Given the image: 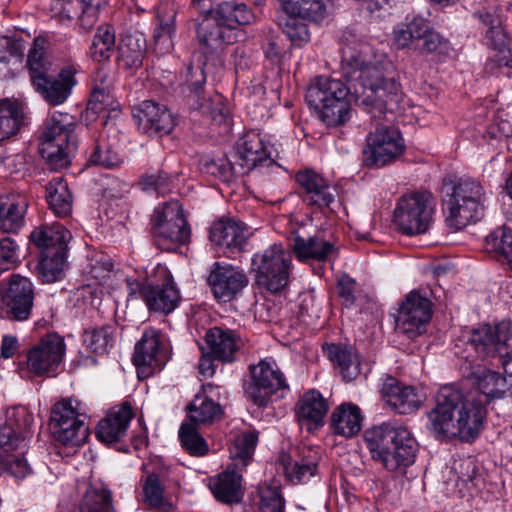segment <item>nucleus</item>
I'll return each instance as SVG.
<instances>
[{
	"label": "nucleus",
	"instance_id": "nucleus-1",
	"mask_svg": "<svg viewBox=\"0 0 512 512\" xmlns=\"http://www.w3.org/2000/svg\"><path fill=\"white\" fill-rule=\"evenodd\" d=\"M342 63L346 83L328 76H317L311 80L305 94L308 106L328 127H339L350 120L351 100L369 109L376 118L393 112L400 101V85L394 78L385 77L377 65L368 64L363 56L366 48L352 30L341 36Z\"/></svg>",
	"mask_w": 512,
	"mask_h": 512
},
{
	"label": "nucleus",
	"instance_id": "nucleus-2",
	"mask_svg": "<svg viewBox=\"0 0 512 512\" xmlns=\"http://www.w3.org/2000/svg\"><path fill=\"white\" fill-rule=\"evenodd\" d=\"M486 407L477 393H464L451 385L440 388L436 405L428 413L429 426L436 438L475 440L483 428Z\"/></svg>",
	"mask_w": 512,
	"mask_h": 512
},
{
	"label": "nucleus",
	"instance_id": "nucleus-3",
	"mask_svg": "<svg viewBox=\"0 0 512 512\" xmlns=\"http://www.w3.org/2000/svg\"><path fill=\"white\" fill-rule=\"evenodd\" d=\"M365 441L372 458L388 471L405 469L415 461L417 442L405 426L384 422L368 429Z\"/></svg>",
	"mask_w": 512,
	"mask_h": 512
},
{
	"label": "nucleus",
	"instance_id": "nucleus-4",
	"mask_svg": "<svg viewBox=\"0 0 512 512\" xmlns=\"http://www.w3.org/2000/svg\"><path fill=\"white\" fill-rule=\"evenodd\" d=\"M443 211L450 228L461 230L483 217L487 194L482 184L471 177L445 180Z\"/></svg>",
	"mask_w": 512,
	"mask_h": 512
},
{
	"label": "nucleus",
	"instance_id": "nucleus-5",
	"mask_svg": "<svg viewBox=\"0 0 512 512\" xmlns=\"http://www.w3.org/2000/svg\"><path fill=\"white\" fill-rule=\"evenodd\" d=\"M257 442L256 430L243 431L234 438L229 449L230 466L209 478L208 487L217 501L227 505L242 501L244 491L240 471L251 462Z\"/></svg>",
	"mask_w": 512,
	"mask_h": 512
},
{
	"label": "nucleus",
	"instance_id": "nucleus-6",
	"mask_svg": "<svg viewBox=\"0 0 512 512\" xmlns=\"http://www.w3.org/2000/svg\"><path fill=\"white\" fill-rule=\"evenodd\" d=\"M30 80L35 91L52 106L63 104L71 95L76 84V70L71 66L53 75L52 64L44 57L43 48L35 44L27 57Z\"/></svg>",
	"mask_w": 512,
	"mask_h": 512
},
{
	"label": "nucleus",
	"instance_id": "nucleus-7",
	"mask_svg": "<svg viewBox=\"0 0 512 512\" xmlns=\"http://www.w3.org/2000/svg\"><path fill=\"white\" fill-rule=\"evenodd\" d=\"M73 116L54 112L45 121L39 136V151L53 168H62L69 163V156L77 149Z\"/></svg>",
	"mask_w": 512,
	"mask_h": 512
},
{
	"label": "nucleus",
	"instance_id": "nucleus-8",
	"mask_svg": "<svg viewBox=\"0 0 512 512\" xmlns=\"http://www.w3.org/2000/svg\"><path fill=\"white\" fill-rule=\"evenodd\" d=\"M255 281L271 293L282 291L289 283L291 252L281 243H274L252 257Z\"/></svg>",
	"mask_w": 512,
	"mask_h": 512
},
{
	"label": "nucleus",
	"instance_id": "nucleus-9",
	"mask_svg": "<svg viewBox=\"0 0 512 512\" xmlns=\"http://www.w3.org/2000/svg\"><path fill=\"white\" fill-rule=\"evenodd\" d=\"M86 414L79 401L63 399L51 411L50 428L58 442L66 446H79L89 436Z\"/></svg>",
	"mask_w": 512,
	"mask_h": 512
},
{
	"label": "nucleus",
	"instance_id": "nucleus-10",
	"mask_svg": "<svg viewBox=\"0 0 512 512\" xmlns=\"http://www.w3.org/2000/svg\"><path fill=\"white\" fill-rule=\"evenodd\" d=\"M398 48L413 46L421 54H445L450 50V42L433 30L428 20L415 16L406 19L405 23L397 25L393 31Z\"/></svg>",
	"mask_w": 512,
	"mask_h": 512
},
{
	"label": "nucleus",
	"instance_id": "nucleus-11",
	"mask_svg": "<svg viewBox=\"0 0 512 512\" xmlns=\"http://www.w3.org/2000/svg\"><path fill=\"white\" fill-rule=\"evenodd\" d=\"M405 144L400 131L389 125L377 123L366 137L362 163L368 168H382L395 162L404 152Z\"/></svg>",
	"mask_w": 512,
	"mask_h": 512
},
{
	"label": "nucleus",
	"instance_id": "nucleus-12",
	"mask_svg": "<svg viewBox=\"0 0 512 512\" xmlns=\"http://www.w3.org/2000/svg\"><path fill=\"white\" fill-rule=\"evenodd\" d=\"M434 199L429 192L403 196L394 211V223L398 230L408 236L425 233L434 211Z\"/></svg>",
	"mask_w": 512,
	"mask_h": 512
},
{
	"label": "nucleus",
	"instance_id": "nucleus-13",
	"mask_svg": "<svg viewBox=\"0 0 512 512\" xmlns=\"http://www.w3.org/2000/svg\"><path fill=\"white\" fill-rule=\"evenodd\" d=\"M512 337L509 322L496 325L483 324L473 328L468 339L469 344L482 360L498 359L504 369L511 364L512 357L507 342Z\"/></svg>",
	"mask_w": 512,
	"mask_h": 512
},
{
	"label": "nucleus",
	"instance_id": "nucleus-14",
	"mask_svg": "<svg viewBox=\"0 0 512 512\" xmlns=\"http://www.w3.org/2000/svg\"><path fill=\"white\" fill-rule=\"evenodd\" d=\"M152 232L157 246L165 250L189 241L191 231L179 201H169L155 211Z\"/></svg>",
	"mask_w": 512,
	"mask_h": 512
},
{
	"label": "nucleus",
	"instance_id": "nucleus-15",
	"mask_svg": "<svg viewBox=\"0 0 512 512\" xmlns=\"http://www.w3.org/2000/svg\"><path fill=\"white\" fill-rule=\"evenodd\" d=\"M289 391L284 374L273 360H261L250 367L246 393L258 406H266L275 397L283 398Z\"/></svg>",
	"mask_w": 512,
	"mask_h": 512
},
{
	"label": "nucleus",
	"instance_id": "nucleus-16",
	"mask_svg": "<svg viewBox=\"0 0 512 512\" xmlns=\"http://www.w3.org/2000/svg\"><path fill=\"white\" fill-rule=\"evenodd\" d=\"M480 21L487 27L485 32L487 45L495 50L485 64L486 72L495 73L496 68L502 66L512 68V48L508 45V39L503 29V20L496 6L485 8L476 14Z\"/></svg>",
	"mask_w": 512,
	"mask_h": 512
},
{
	"label": "nucleus",
	"instance_id": "nucleus-17",
	"mask_svg": "<svg viewBox=\"0 0 512 512\" xmlns=\"http://www.w3.org/2000/svg\"><path fill=\"white\" fill-rule=\"evenodd\" d=\"M431 317V301L425 295L413 290L400 306L396 319V331L413 340L427 331Z\"/></svg>",
	"mask_w": 512,
	"mask_h": 512
},
{
	"label": "nucleus",
	"instance_id": "nucleus-18",
	"mask_svg": "<svg viewBox=\"0 0 512 512\" xmlns=\"http://www.w3.org/2000/svg\"><path fill=\"white\" fill-rule=\"evenodd\" d=\"M35 287L32 281L19 274L11 275L7 287L1 292V312L12 321H25L32 312Z\"/></svg>",
	"mask_w": 512,
	"mask_h": 512
},
{
	"label": "nucleus",
	"instance_id": "nucleus-19",
	"mask_svg": "<svg viewBox=\"0 0 512 512\" xmlns=\"http://www.w3.org/2000/svg\"><path fill=\"white\" fill-rule=\"evenodd\" d=\"M64 339L54 333L48 334L27 352L28 372L38 377H54L65 354Z\"/></svg>",
	"mask_w": 512,
	"mask_h": 512
},
{
	"label": "nucleus",
	"instance_id": "nucleus-20",
	"mask_svg": "<svg viewBox=\"0 0 512 512\" xmlns=\"http://www.w3.org/2000/svg\"><path fill=\"white\" fill-rule=\"evenodd\" d=\"M205 80L206 77L201 67L189 66L187 68L185 86L189 90L190 105L203 114L209 115L214 123L225 125L228 128L230 125L229 111L220 97L207 100L202 96Z\"/></svg>",
	"mask_w": 512,
	"mask_h": 512
},
{
	"label": "nucleus",
	"instance_id": "nucleus-21",
	"mask_svg": "<svg viewBox=\"0 0 512 512\" xmlns=\"http://www.w3.org/2000/svg\"><path fill=\"white\" fill-rule=\"evenodd\" d=\"M233 158L242 176L254 170L263 171L276 165L260 135L253 131L247 132L239 139Z\"/></svg>",
	"mask_w": 512,
	"mask_h": 512
},
{
	"label": "nucleus",
	"instance_id": "nucleus-22",
	"mask_svg": "<svg viewBox=\"0 0 512 512\" xmlns=\"http://www.w3.org/2000/svg\"><path fill=\"white\" fill-rule=\"evenodd\" d=\"M197 38L204 54H217L237 41V32L208 11L197 26Z\"/></svg>",
	"mask_w": 512,
	"mask_h": 512
},
{
	"label": "nucleus",
	"instance_id": "nucleus-23",
	"mask_svg": "<svg viewBox=\"0 0 512 512\" xmlns=\"http://www.w3.org/2000/svg\"><path fill=\"white\" fill-rule=\"evenodd\" d=\"M32 422L33 417L25 407L8 410L5 422L0 425V449L4 452L23 449Z\"/></svg>",
	"mask_w": 512,
	"mask_h": 512
},
{
	"label": "nucleus",
	"instance_id": "nucleus-24",
	"mask_svg": "<svg viewBox=\"0 0 512 512\" xmlns=\"http://www.w3.org/2000/svg\"><path fill=\"white\" fill-rule=\"evenodd\" d=\"M166 342L164 334L152 328L146 329L135 344L132 357L134 365L161 369L169 358Z\"/></svg>",
	"mask_w": 512,
	"mask_h": 512
},
{
	"label": "nucleus",
	"instance_id": "nucleus-25",
	"mask_svg": "<svg viewBox=\"0 0 512 512\" xmlns=\"http://www.w3.org/2000/svg\"><path fill=\"white\" fill-rule=\"evenodd\" d=\"M133 117L139 130L149 136L167 135L175 126L171 112L164 105L152 100L143 101L133 113Z\"/></svg>",
	"mask_w": 512,
	"mask_h": 512
},
{
	"label": "nucleus",
	"instance_id": "nucleus-26",
	"mask_svg": "<svg viewBox=\"0 0 512 512\" xmlns=\"http://www.w3.org/2000/svg\"><path fill=\"white\" fill-rule=\"evenodd\" d=\"M130 290V294L138 291L150 311L164 314L172 312L180 300L179 292L170 278L162 285L136 282L131 285Z\"/></svg>",
	"mask_w": 512,
	"mask_h": 512
},
{
	"label": "nucleus",
	"instance_id": "nucleus-27",
	"mask_svg": "<svg viewBox=\"0 0 512 512\" xmlns=\"http://www.w3.org/2000/svg\"><path fill=\"white\" fill-rule=\"evenodd\" d=\"M301 188V197L307 205L330 207L334 202L337 191L328 181L312 169L299 171L295 176Z\"/></svg>",
	"mask_w": 512,
	"mask_h": 512
},
{
	"label": "nucleus",
	"instance_id": "nucleus-28",
	"mask_svg": "<svg viewBox=\"0 0 512 512\" xmlns=\"http://www.w3.org/2000/svg\"><path fill=\"white\" fill-rule=\"evenodd\" d=\"M208 283L214 297L227 302L248 284V279L241 270L216 262L209 274Z\"/></svg>",
	"mask_w": 512,
	"mask_h": 512
},
{
	"label": "nucleus",
	"instance_id": "nucleus-29",
	"mask_svg": "<svg viewBox=\"0 0 512 512\" xmlns=\"http://www.w3.org/2000/svg\"><path fill=\"white\" fill-rule=\"evenodd\" d=\"M504 370L508 376L490 369L472 372L473 383L477 387L473 392L478 394L484 406L490 400L503 398L512 387V371L508 366Z\"/></svg>",
	"mask_w": 512,
	"mask_h": 512
},
{
	"label": "nucleus",
	"instance_id": "nucleus-30",
	"mask_svg": "<svg viewBox=\"0 0 512 512\" xmlns=\"http://www.w3.org/2000/svg\"><path fill=\"white\" fill-rule=\"evenodd\" d=\"M381 393L385 402L398 414H410L421 404V398L414 387L401 385L392 376L385 378Z\"/></svg>",
	"mask_w": 512,
	"mask_h": 512
},
{
	"label": "nucleus",
	"instance_id": "nucleus-31",
	"mask_svg": "<svg viewBox=\"0 0 512 512\" xmlns=\"http://www.w3.org/2000/svg\"><path fill=\"white\" fill-rule=\"evenodd\" d=\"M100 4L101 0H54L51 6L52 17L62 23L79 18L83 25L92 26Z\"/></svg>",
	"mask_w": 512,
	"mask_h": 512
},
{
	"label": "nucleus",
	"instance_id": "nucleus-32",
	"mask_svg": "<svg viewBox=\"0 0 512 512\" xmlns=\"http://www.w3.org/2000/svg\"><path fill=\"white\" fill-rule=\"evenodd\" d=\"M249 236V229L244 223L229 219L214 223L209 237L215 245L238 252L243 249Z\"/></svg>",
	"mask_w": 512,
	"mask_h": 512
},
{
	"label": "nucleus",
	"instance_id": "nucleus-33",
	"mask_svg": "<svg viewBox=\"0 0 512 512\" xmlns=\"http://www.w3.org/2000/svg\"><path fill=\"white\" fill-rule=\"evenodd\" d=\"M132 418L133 412L131 406L128 403L122 404L119 408L112 410L99 422L96 429L97 438L106 444L121 441L126 435Z\"/></svg>",
	"mask_w": 512,
	"mask_h": 512
},
{
	"label": "nucleus",
	"instance_id": "nucleus-34",
	"mask_svg": "<svg viewBox=\"0 0 512 512\" xmlns=\"http://www.w3.org/2000/svg\"><path fill=\"white\" fill-rule=\"evenodd\" d=\"M290 246L296 258L302 262L308 260L326 261L337 251L333 243L319 235L309 237L295 235L290 240Z\"/></svg>",
	"mask_w": 512,
	"mask_h": 512
},
{
	"label": "nucleus",
	"instance_id": "nucleus-35",
	"mask_svg": "<svg viewBox=\"0 0 512 512\" xmlns=\"http://www.w3.org/2000/svg\"><path fill=\"white\" fill-rule=\"evenodd\" d=\"M205 340L211 356L222 362H232L242 345L237 334L228 329L213 327L206 333Z\"/></svg>",
	"mask_w": 512,
	"mask_h": 512
},
{
	"label": "nucleus",
	"instance_id": "nucleus-36",
	"mask_svg": "<svg viewBox=\"0 0 512 512\" xmlns=\"http://www.w3.org/2000/svg\"><path fill=\"white\" fill-rule=\"evenodd\" d=\"M328 411V404L320 392L310 390L303 394L296 406L299 423L313 430L323 425V419Z\"/></svg>",
	"mask_w": 512,
	"mask_h": 512
},
{
	"label": "nucleus",
	"instance_id": "nucleus-37",
	"mask_svg": "<svg viewBox=\"0 0 512 512\" xmlns=\"http://www.w3.org/2000/svg\"><path fill=\"white\" fill-rule=\"evenodd\" d=\"M28 200L19 194H0V230L15 233L24 225Z\"/></svg>",
	"mask_w": 512,
	"mask_h": 512
},
{
	"label": "nucleus",
	"instance_id": "nucleus-38",
	"mask_svg": "<svg viewBox=\"0 0 512 512\" xmlns=\"http://www.w3.org/2000/svg\"><path fill=\"white\" fill-rule=\"evenodd\" d=\"M34 245L42 250V254L50 251L66 252L71 233L61 223L43 224L35 228L30 235Z\"/></svg>",
	"mask_w": 512,
	"mask_h": 512
},
{
	"label": "nucleus",
	"instance_id": "nucleus-39",
	"mask_svg": "<svg viewBox=\"0 0 512 512\" xmlns=\"http://www.w3.org/2000/svg\"><path fill=\"white\" fill-rule=\"evenodd\" d=\"M214 390L213 384L203 385L202 390L195 395L193 401L188 405L187 409L192 422L208 424L221 418L222 408L211 398Z\"/></svg>",
	"mask_w": 512,
	"mask_h": 512
},
{
	"label": "nucleus",
	"instance_id": "nucleus-40",
	"mask_svg": "<svg viewBox=\"0 0 512 512\" xmlns=\"http://www.w3.org/2000/svg\"><path fill=\"white\" fill-rule=\"evenodd\" d=\"M146 42L139 33L124 35L118 46L117 63L125 70L137 69L142 65Z\"/></svg>",
	"mask_w": 512,
	"mask_h": 512
},
{
	"label": "nucleus",
	"instance_id": "nucleus-41",
	"mask_svg": "<svg viewBox=\"0 0 512 512\" xmlns=\"http://www.w3.org/2000/svg\"><path fill=\"white\" fill-rule=\"evenodd\" d=\"M362 416L358 406L344 403L331 414L330 426L337 435L349 438L361 430Z\"/></svg>",
	"mask_w": 512,
	"mask_h": 512
},
{
	"label": "nucleus",
	"instance_id": "nucleus-42",
	"mask_svg": "<svg viewBox=\"0 0 512 512\" xmlns=\"http://www.w3.org/2000/svg\"><path fill=\"white\" fill-rule=\"evenodd\" d=\"M324 350L329 360L340 369V373L344 379L351 381L360 374L359 355L354 347L327 344Z\"/></svg>",
	"mask_w": 512,
	"mask_h": 512
},
{
	"label": "nucleus",
	"instance_id": "nucleus-43",
	"mask_svg": "<svg viewBox=\"0 0 512 512\" xmlns=\"http://www.w3.org/2000/svg\"><path fill=\"white\" fill-rule=\"evenodd\" d=\"M320 454L318 449L303 448L299 459L285 464L284 469L289 481L295 484L305 483L318 471Z\"/></svg>",
	"mask_w": 512,
	"mask_h": 512
},
{
	"label": "nucleus",
	"instance_id": "nucleus-44",
	"mask_svg": "<svg viewBox=\"0 0 512 512\" xmlns=\"http://www.w3.org/2000/svg\"><path fill=\"white\" fill-rule=\"evenodd\" d=\"M211 12L234 32L237 26L251 24L255 19L253 11L245 3L235 0L223 1Z\"/></svg>",
	"mask_w": 512,
	"mask_h": 512
},
{
	"label": "nucleus",
	"instance_id": "nucleus-45",
	"mask_svg": "<svg viewBox=\"0 0 512 512\" xmlns=\"http://www.w3.org/2000/svg\"><path fill=\"white\" fill-rule=\"evenodd\" d=\"M46 199L51 211L58 217L70 215L73 198L68 183L62 177H56L46 186Z\"/></svg>",
	"mask_w": 512,
	"mask_h": 512
},
{
	"label": "nucleus",
	"instance_id": "nucleus-46",
	"mask_svg": "<svg viewBox=\"0 0 512 512\" xmlns=\"http://www.w3.org/2000/svg\"><path fill=\"white\" fill-rule=\"evenodd\" d=\"M283 11L292 16H299L313 22L326 18L327 10L324 0H281Z\"/></svg>",
	"mask_w": 512,
	"mask_h": 512
},
{
	"label": "nucleus",
	"instance_id": "nucleus-47",
	"mask_svg": "<svg viewBox=\"0 0 512 512\" xmlns=\"http://www.w3.org/2000/svg\"><path fill=\"white\" fill-rule=\"evenodd\" d=\"M23 123V113L16 102L0 100V143L15 136Z\"/></svg>",
	"mask_w": 512,
	"mask_h": 512
},
{
	"label": "nucleus",
	"instance_id": "nucleus-48",
	"mask_svg": "<svg viewBox=\"0 0 512 512\" xmlns=\"http://www.w3.org/2000/svg\"><path fill=\"white\" fill-rule=\"evenodd\" d=\"M485 249L499 261L512 265V229L504 226L492 231L486 237Z\"/></svg>",
	"mask_w": 512,
	"mask_h": 512
},
{
	"label": "nucleus",
	"instance_id": "nucleus-49",
	"mask_svg": "<svg viewBox=\"0 0 512 512\" xmlns=\"http://www.w3.org/2000/svg\"><path fill=\"white\" fill-rule=\"evenodd\" d=\"M80 512H115L111 491L101 484L90 485L82 499Z\"/></svg>",
	"mask_w": 512,
	"mask_h": 512
},
{
	"label": "nucleus",
	"instance_id": "nucleus-50",
	"mask_svg": "<svg viewBox=\"0 0 512 512\" xmlns=\"http://www.w3.org/2000/svg\"><path fill=\"white\" fill-rule=\"evenodd\" d=\"M112 79L108 72L99 69L93 76L91 95L88 102V109L100 112L110 102Z\"/></svg>",
	"mask_w": 512,
	"mask_h": 512
},
{
	"label": "nucleus",
	"instance_id": "nucleus-51",
	"mask_svg": "<svg viewBox=\"0 0 512 512\" xmlns=\"http://www.w3.org/2000/svg\"><path fill=\"white\" fill-rule=\"evenodd\" d=\"M115 46V29L110 25L98 27L91 43L89 54L95 61L108 60Z\"/></svg>",
	"mask_w": 512,
	"mask_h": 512
},
{
	"label": "nucleus",
	"instance_id": "nucleus-52",
	"mask_svg": "<svg viewBox=\"0 0 512 512\" xmlns=\"http://www.w3.org/2000/svg\"><path fill=\"white\" fill-rule=\"evenodd\" d=\"M83 342L93 353L100 355L107 353L114 343V328L110 325H104L86 330L83 335Z\"/></svg>",
	"mask_w": 512,
	"mask_h": 512
},
{
	"label": "nucleus",
	"instance_id": "nucleus-53",
	"mask_svg": "<svg viewBox=\"0 0 512 512\" xmlns=\"http://www.w3.org/2000/svg\"><path fill=\"white\" fill-rule=\"evenodd\" d=\"M66 264V252L50 251L42 254L39 263V271L45 282L52 283L57 281L64 270Z\"/></svg>",
	"mask_w": 512,
	"mask_h": 512
},
{
	"label": "nucleus",
	"instance_id": "nucleus-54",
	"mask_svg": "<svg viewBox=\"0 0 512 512\" xmlns=\"http://www.w3.org/2000/svg\"><path fill=\"white\" fill-rule=\"evenodd\" d=\"M299 16H292L285 12L278 17V25L283 33L296 45L307 43L310 34L307 25L304 24Z\"/></svg>",
	"mask_w": 512,
	"mask_h": 512
},
{
	"label": "nucleus",
	"instance_id": "nucleus-55",
	"mask_svg": "<svg viewBox=\"0 0 512 512\" xmlns=\"http://www.w3.org/2000/svg\"><path fill=\"white\" fill-rule=\"evenodd\" d=\"M182 447L192 456L200 457L207 453L208 446L197 429L189 423H183L179 429Z\"/></svg>",
	"mask_w": 512,
	"mask_h": 512
},
{
	"label": "nucleus",
	"instance_id": "nucleus-56",
	"mask_svg": "<svg viewBox=\"0 0 512 512\" xmlns=\"http://www.w3.org/2000/svg\"><path fill=\"white\" fill-rule=\"evenodd\" d=\"M89 163L110 169L118 166L121 158L114 145L106 143L101 137L90 155Z\"/></svg>",
	"mask_w": 512,
	"mask_h": 512
},
{
	"label": "nucleus",
	"instance_id": "nucleus-57",
	"mask_svg": "<svg viewBox=\"0 0 512 512\" xmlns=\"http://www.w3.org/2000/svg\"><path fill=\"white\" fill-rule=\"evenodd\" d=\"M203 169L206 173L225 182L231 181L234 177L242 176L237 170L235 159L233 161L227 158L208 160L203 164Z\"/></svg>",
	"mask_w": 512,
	"mask_h": 512
},
{
	"label": "nucleus",
	"instance_id": "nucleus-58",
	"mask_svg": "<svg viewBox=\"0 0 512 512\" xmlns=\"http://www.w3.org/2000/svg\"><path fill=\"white\" fill-rule=\"evenodd\" d=\"M4 472L22 479L30 473V466L21 455L10 454L0 449V474Z\"/></svg>",
	"mask_w": 512,
	"mask_h": 512
},
{
	"label": "nucleus",
	"instance_id": "nucleus-59",
	"mask_svg": "<svg viewBox=\"0 0 512 512\" xmlns=\"http://www.w3.org/2000/svg\"><path fill=\"white\" fill-rule=\"evenodd\" d=\"M175 26L172 19L161 22L159 27L155 29L153 35L154 51L158 55H165L173 50V34Z\"/></svg>",
	"mask_w": 512,
	"mask_h": 512
},
{
	"label": "nucleus",
	"instance_id": "nucleus-60",
	"mask_svg": "<svg viewBox=\"0 0 512 512\" xmlns=\"http://www.w3.org/2000/svg\"><path fill=\"white\" fill-rule=\"evenodd\" d=\"M143 492L145 502L149 506L163 510L165 506V499L163 496L164 489L160 484L157 474L152 473L146 477L143 485Z\"/></svg>",
	"mask_w": 512,
	"mask_h": 512
},
{
	"label": "nucleus",
	"instance_id": "nucleus-61",
	"mask_svg": "<svg viewBox=\"0 0 512 512\" xmlns=\"http://www.w3.org/2000/svg\"><path fill=\"white\" fill-rule=\"evenodd\" d=\"M260 512H285L284 499L276 487H262L259 489Z\"/></svg>",
	"mask_w": 512,
	"mask_h": 512
},
{
	"label": "nucleus",
	"instance_id": "nucleus-62",
	"mask_svg": "<svg viewBox=\"0 0 512 512\" xmlns=\"http://www.w3.org/2000/svg\"><path fill=\"white\" fill-rule=\"evenodd\" d=\"M19 261V246L11 237L0 239V271H7Z\"/></svg>",
	"mask_w": 512,
	"mask_h": 512
},
{
	"label": "nucleus",
	"instance_id": "nucleus-63",
	"mask_svg": "<svg viewBox=\"0 0 512 512\" xmlns=\"http://www.w3.org/2000/svg\"><path fill=\"white\" fill-rule=\"evenodd\" d=\"M171 176L165 172H157L145 175L142 178L141 185L145 191H154L157 194H164L169 190Z\"/></svg>",
	"mask_w": 512,
	"mask_h": 512
},
{
	"label": "nucleus",
	"instance_id": "nucleus-64",
	"mask_svg": "<svg viewBox=\"0 0 512 512\" xmlns=\"http://www.w3.org/2000/svg\"><path fill=\"white\" fill-rule=\"evenodd\" d=\"M355 290H356V281L348 276L347 274H342L337 280V293L339 297L343 300L345 306L349 307L355 302Z\"/></svg>",
	"mask_w": 512,
	"mask_h": 512
}]
</instances>
